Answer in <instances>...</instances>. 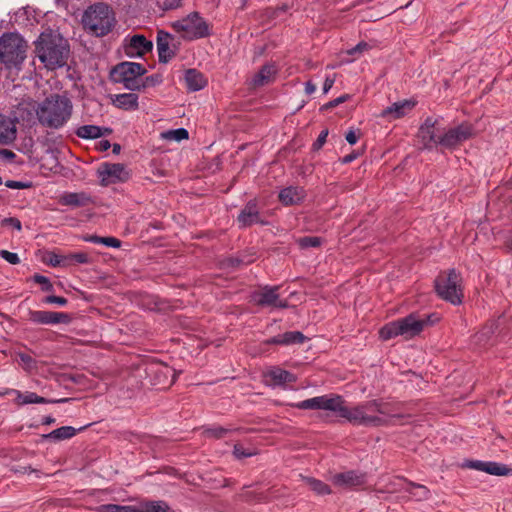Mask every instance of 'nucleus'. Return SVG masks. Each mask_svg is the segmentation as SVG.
I'll return each mask as SVG.
<instances>
[{"label": "nucleus", "instance_id": "1", "mask_svg": "<svg viewBox=\"0 0 512 512\" xmlns=\"http://www.w3.org/2000/svg\"><path fill=\"white\" fill-rule=\"evenodd\" d=\"M35 53L44 66L50 70L62 68L70 56V45L58 31L47 29L34 42Z\"/></svg>", "mask_w": 512, "mask_h": 512}, {"label": "nucleus", "instance_id": "2", "mask_svg": "<svg viewBox=\"0 0 512 512\" xmlns=\"http://www.w3.org/2000/svg\"><path fill=\"white\" fill-rule=\"evenodd\" d=\"M73 104L66 94H51L36 109L39 123L48 128H62L72 116Z\"/></svg>", "mask_w": 512, "mask_h": 512}, {"label": "nucleus", "instance_id": "3", "mask_svg": "<svg viewBox=\"0 0 512 512\" xmlns=\"http://www.w3.org/2000/svg\"><path fill=\"white\" fill-rule=\"evenodd\" d=\"M440 317L437 313H431L424 318H420L416 313H410L404 318L385 324L379 330V336L387 341L397 336H403L405 339H411L419 335L425 326H432L439 322Z\"/></svg>", "mask_w": 512, "mask_h": 512}, {"label": "nucleus", "instance_id": "4", "mask_svg": "<svg viewBox=\"0 0 512 512\" xmlns=\"http://www.w3.org/2000/svg\"><path fill=\"white\" fill-rule=\"evenodd\" d=\"M82 23L93 35L103 37L112 31L116 23L115 14L109 5L96 3L84 12Z\"/></svg>", "mask_w": 512, "mask_h": 512}, {"label": "nucleus", "instance_id": "5", "mask_svg": "<svg viewBox=\"0 0 512 512\" xmlns=\"http://www.w3.org/2000/svg\"><path fill=\"white\" fill-rule=\"evenodd\" d=\"M27 49L28 44L20 34L4 33L0 37V62L8 69H20L26 59Z\"/></svg>", "mask_w": 512, "mask_h": 512}, {"label": "nucleus", "instance_id": "6", "mask_svg": "<svg viewBox=\"0 0 512 512\" xmlns=\"http://www.w3.org/2000/svg\"><path fill=\"white\" fill-rule=\"evenodd\" d=\"M147 73L146 68L136 62H120L110 70V80L114 83L123 84L124 88L130 91L139 90V79Z\"/></svg>", "mask_w": 512, "mask_h": 512}, {"label": "nucleus", "instance_id": "7", "mask_svg": "<svg viewBox=\"0 0 512 512\" xmlns=\"http://www.w3.org/2000/svg\"><path fill=\"white\" fill-rule=\"evenodd\" d=\"M418 137L426 149L440 146L441 151L444 152L448 148V130L441 126L438 120H433L430 117L419 128Z\"/></svg>", "mask_w": 512, "mask_h": 512}, {"label": "nucleus", "instance_id": "8", "mask_svg": "<svg viewBox=\"0 0 512 512\" xmlns=\"http://www.w3.org/2000/svg\"><path fill=\"white\" fill-rule=\"evenodd\" d=\"M177 32H183V37L188 40L204 38L210 35L207 22L198 12H192L187 17L172 23Z\"/></svg>", "mask_w": 512, "mask_h": 512}, {"label": "nucleus", "instance_id": "9", "mask_svg": "<svg viewBox=\"0 0 512 512\" xmlns=\"http://www.w3.org/2000/svg\"><path fill=\"white\" fill-rule=\"evenodd\" d=\"M343 404L344 400L342 399V402L338 403L336 413L353 424L377 427L386 423V421L379 416L367 415L364 410V405L350 409Z\"/></svg>", "mask_w": 512, "mask_h": 512}, {"label": "nucleus", "instance_id": "10", "mask_svg": "<svg viewBox=\"0 0 512 512\" xmlns=\"http://www.w3.org/2000/svg\"><path fill=\"white\" fill-rule=\"evenodd\" d=\"M279 286H265L251 294V301L260 307H273L285 309L289 307L287 300L280 299Z\"/></svg>", "mask_w": 512, "mask_h": 512}, {"label": "nucleus", "instance_id": "11", "mask_svg": "<svg viewBox=\"0 0 512 512\" xmlns=\"http://www.w3.org/2000/svg\"><path fill=\"white\" fill-rule=\"evenodd\" d=\"M97 175L102 186L125 182L129 178V173L121 163H102L97 170Z\"/></svg>", "mask_w": 512, "mask_h": 512}, {"label": "nucleus", "instance_id": "12", "mask_svg": "<svg viewBox=\"0 0 512 512\" xmlns=\"http://www.w3.org/2000/svg\"><path fill=\"white\" fill-rule=\"evenodd\" d=\"M156 45L158 50L159 63L167 64L176 56L179 50L180 42H176L175 37L172 34L164 30H158Z\"/></svg>", "mask_w": 512, "mask_h": 512}, {"label": "nucleus", "instance_id": "13", "mask_svg": "<svg viewBox=\"0 0 512 512\" xmlns=\"http://www.w3.org/2000/svg\"><path fill=\"white\" fill-rule=\"evenodd\" d=\"M339 402H342V397L339 395L330 397L323 395L303 400L295 406L302 410H328L336 412Z\"/></svg>", "mask_w": 512, "mask_h": 512}, {"label": "nucleus", "instance_id": "14", "mask_svg": "<svg viewBox=\"0 0 512 512\" xmlns=\"http://www.w3.org/2000/svg\"><path fill=\"white\" fill-rule=\"evenodd\" d=\"M502 332L500 318L487 321L474 336L475 343L481 347L493 346Z\"/></svg>", "mask_w": 512, "mask_h": 512}, {"label": "nucleus", "instance_id": "15", "mask_svg": "<svg viewBox=\"0 0 512 512\" xmlns=\"http://www.w3.org/2000/svg\"><path fill=\"white\" fill-rule=\"evenodd\" d=\"M29 320L35 324L42 325H55V324H70L72 316L64 312L43 311V310H30Z\"/></svg>", "mask_w": 512, "mask_h": 512}, {"label": "nucleus", "instance_id": "16", "mask_svg": "<svg viewBox=\"0 0 512 512\" xmlns=\"http://www.w3.org/2000/svg\"><path fill=\"white\" fill-rule=\"evenodd\" d=\"M125 54L130 57H142L153 49L152 41L148 40L144 35L135 34L126 37L123 44Z\"/></svg>", "mask_w": 512, "mask_h": 512}, {"label": "nucleus", "instance_id": "17", "mask_svg": "<svg viewBox=\"0 0 512 512\" xmlns=\"http://www.w3.org/2000/svg\"><path fill=\"white\" fill-rule=\"evenodd\" d=\"M366 481L367 474L357 470H349L332 476L333 484L344 489H353L362 486Z\"/></svg>", "mask_w": 512, "mask_h": 512}, {"label": "nucleus", "instance_id": "18", "mask_svg": "<svg viewBox=\"0 0 512 512\" xmlns=\"http://www.w3.org/2000/svg\"><path fill=\"white\" fill-rule=\"evenodd\" d=\"M237 221L240 228L250 227L253 224L258 223L262 225L266 224V222L262 221L260 218L256 200H250L247 202L244 208L240 211Z\"/></svg>", "mask_w": 512, "mask_h": 512}, {"label": "nucleus", "instance_id": "19", "mask_svg": "<svg viewBox=\"0 0 512 512\" xmlns=\"http://www.w3.org/2000/svg\"><path fill=\"white\" fill-rule=\"evenodd\" d=\"M416 104L417 102L412 99L395 102L392 105L386 107L381 112V116L389 117L391 119H399L412 111Z\"/></svg>", "mask_w": 512, "mask_h": 512}, {"label": "nucleus", "instance_id": "20", "mask_svg": "<svg viewBox=\"0 0 512 512\" xmlns=\"http://www.w3.org/2000/svg\"><path fill=\"white\" fill-rule=\"evenodd\" d=\"M307 339L308 338L300 331H288L267 339L265 344L289 346L294 344H302Z\"/></svg>", "mask_w": 512, "mask_h": 512}, {"label": "nucleus", "instance_id": "21", "mask_svg": "<svg viewBox=\"0 0 512 512\" xmlns=\"http://www.w3.org/2000/svg\"><path fill=\"white\" fill-rule=\"evenodd\" d=\"M278 198L285 206L297 205L304 200L305 191L298 186H289L279 192Z\"/></svg>", "mask_w": 512, "mask_h": 512}, {"label": "nucleus", "instance_id": "22", "mask_svg": "<svg viewBox=\"0 0 512 512\" xmlns=\"http://www.w3.org/2000/svg\"><path fill=\"white\" fill-rule=\"evenodd\" d=\"M17 136L16 124L13 120L0 114V145L11 144Z\"/></svg>", "mask_w": 512, "mask_h": 512}, {"label": "nucleus", "instance_id": "23", "mask_svg": "<svg viewBox=\"0 0 512 512\" xmlns=\"http://www.w3.org/2000/svg\"><path fill=\"white\" fill-rule=\"evenodd\" d=\"M474 129L469 123H461L454 128H450V150L453 146L470 139L473 136Z\"/></svg>", "mask_w": 512, "mask_h": 512}, {"label": "nucleus", "instance_id": "24", "mask_svg": "<svg viewBox=\"0 0 512 512\" xmlns=\"http://www.w3.org/2000/svg\"><path fill=\"white\" fill-rule=\"evenodd\" d=\"M59 202L62 205L71 207H84L93 203L92 197L85 192H69L60 197Z\"/></svg>", "mask_w": 512, "mask_h": 512}, {"label": "nucleus", "instance_id": "25", "mask_svg": "<svg viewBox=\"0 0 512 512\" xmlns=\"http://www.w3.org/2000/svg\"><path fill=\"white\" fill-rule=\"evenodd\" d=\"M464 298L461 278L454 268H450V304L460 305Z\"/></svg>", "mask_w": 512, "mask_h": 512}, {"label": "nucleus", "instance_id": "26", "mask_svg": "<svg viewBox=\"0 0 512 512\" xmlns=\"http://www.w3.org/2000/svg\"><path fill=\"white\" fill-rule=\"evenodd\" d=\"M184 79L188 91L191 92L202 90L207 85V80L204 75L194 68L186 70Z\"/></svg>", "mask_w": 512, "mask_h": 512}, {"label": "nucleus", "instance_id": "27", "mask_svg": "<svg viewBox=\"0 0 512 512\" xmlns=\"http://www.w3.org/2000/svg\"><path fill=\"white\" fill-rule=\"evenodd\" d=\"M277 74V68L274 63L264 64L258 73H256L252 79L254 87H262L269 84L272 78Z\"/></svg>", "mask_w": 512, "mask_h": 512}, {"label": "nucleus", "instance_id": "28", "mask_svg": "<svg viewBox=\"0 0 512 512\" xmlns=\"http://www.w3.org/2000/svg\"><path fill=\"white\" fill-rule=\"evenodd\" d=\"M265 377L268 378L275 386L293 383L297 380L294 374L279 367H273L266 373Z\"/></svg>", "mask_w": 512, "mask_h": 512}, {"label": "nucleus", "instance_id": "29", "mask_svg": "<svg viewBox=\"0 0 512 512\" xmlns=\"http://www.w3.org/2000/svg\"><path fill=\"white\" fill-rule=\"evenodd\" d=\"M112 103L122 110H136L138 109V95L135 93L117 94L112 100Z\"/></svg>", "mask_w": 512, "mask_h": 512}, {"label": "nucleus", "instance_id": "30", "mask_svg": "<svg viewBox=\"0 0 512 512\" xmlns=\"http://www.w3.org/2000/svg\"><path fill=\"white\" fill-rule=\"evenodd\" d=\"M80 427L79 429H76L72 426H62L60 428H57L50 433L42 435L43 439L53 440V441H61L65 439H70L73 436L76 435L77 432L83 431L86 427Z\"/></svg>", "mask_w": 512, "mask_h": 512}, {"label": "nucleus", "instance_id": "31", "mask_svg": "<svg viewBox=\"0 0 512 512\" xmlns=\"http://www.w3.org/2000/svg\"><path fill=\"white\" fill-rule=\"evenodd\" d=\"M405 483H407L405 491L409 493L411 497L418 501L426 500L429 498L430 491L426 486L412 482L408 479H405Z\"/></svg>", "mask_w": 512, "mask_h": 512}, {"label": "nucleus", "instance_id": "32", "mask_svg": "<svg viewBox=\"0 0 512 512\" xmlns=\"http://www.w3.org/2000/svg\"><path fill=\"white\" fill-rule=\"evenodd\" d=\"M483 472L494 476H510L512 468L495 461H485Z\"/></svg>", "mask_w": 512, "mask_h": 512}, {"label": "nucleus", "instance_id": "33", "mask_svg": "<svg viewBox=\"0 0 512 512\" xmlns=\"http://www.w3.org/2000/svg\"><path fill=\"white\" fill-rule=\"evenodd\" d=\"M75 134L82 139H97L102 137L101 127L91 124L78 127Z\"/></svg>", "mask_w": 512, "mask_h": 512}, {"label": "nucleus", "instance_id": "34", "mask_svg": "<svg viewBox=\"0 0 512 512\" xmlns=\"http://www.w3.org/2000/svg\"><path fill=\"white\" fill-rule=\"evenodd\" d=\"M303 481L309 487V489L312 490L317 495L323 496L331 493L329 485H327L321 480L315 479L313 477H304Z\"/></svg>", "mask_w": 512, "mask_h": 512}, {"label": "nucleus", "instance_id": "35", "mask_svg": "<svg viewBox=\"0 0 512 512\" xmlns=\"http://www.w3.org/2000/svg\"><path fill=\"white\" fill-rule=\"evenodd\" d=\"M69 398H63L58 400H49L42 396L37 395L34 392H27L22 397V404H46V403H62V402H68Z\"/></svg>", "mask_w": 512, "mask_h": 512}, {"label": "nucleus", "instance_id": "36", "mask_svg": "<svg viewBox=\"0 0 512 512\" xmlns=\"http://www.w3.org/2000/svg\"><path fill=\"white\" fill-rule=\"evenodd\" d=\"M65 267L76 264H90L92 258L86 252H75L64 255Z\"/></svg>", "mask_w": 512, "mask_h": 512}, {"label": "nucleus", "instance_id": "37", "mask_svg": "<svg viewBox=\"0 0 512 512\" xmlns=\"http://www.w3.org/2000/svg\"><path fill=\"white\" fill-rule=\"evenodd\" d=\"M83 240L95 244H103L107 247L113 248H119L121 246V241L115 237H101L97 235H88L83 237Z\"/></svg>", "mask_w": 512, "mask_h": 512}, {"label": "nucleus", "instance_id": "38", "mask_svg": "<svg viewBox=\"0 0 512 512\" xmlns=\"http://www.w3.org/2000/svg\"><path fill=\"white\" fill-rule=\"evenodd\" d=\"M434 284L438 296L441 299L448 301V274L445 272L440 273L435 279Z\"/></svg>", "mask_w": 512, "mask_h": 512}, {"label": "nucleus", "instance_id": "39", "mask_svg": "<svg viewBox=\"0 0 512 512\" xmlns=\"http://www.w3.org/2000/svg\"><path fill=\"white\" fill-rule=\"evenodd\" d=\"M141 512H169V505L162 500L158 501H146L142 504Z\"/></svg>", "mask_w": 512, "mask_h": 512}, {"label": "nucleus", "instance_id": "40", "mask_svg": "<svg viewBox=\"0 0 512 512\" xmlns=\"http://www.w3.org/2000/svg\"><path fill=\"white\" fill-rule=\"evenodd\" d=\"M372 406H375L377 408V413L381 415L398 418L402 417V415L395 413L394 406L389 402H384L382 400H374Z\"/></svg>", "mask_w": 512, "mask_h": 512}, {"label": "nucleus", "instance_id": "41", "mask_svg": "<svg viewBox=\"0 0 512 512\" xmlns=\"http://www.w3.org/2000/svg\"><path fill=\"white\" fill-rule=\"evenodd\" d=\"M405 477L396 476L388 480L382 489H379L380 493H395L402 489L401 482H405Z\"/></svg>", "mask_w": 512, "mask_h": 512}, {"label": "nucleus", "instance_id": "42", "mask_svg": "<svg viewBox=\"0 0 512 512\" xmlns=\"http://www.w3.org/2000/svg\"><path fill=\"white\" fill-rule=\"evenodd\" d=\"M163 81V78H162V75L161 74H152V75H149L147 77H145L144 79H139V82H138V85H139V90L138 91H142V90H145L146 88H150V87H155L159 84H161Z\"/></svg>", "mask_w": 512, "mask_h": 512}, {"label": "nucleus", "instance_id": "43", "mask_svg": "<svg viewBox=\"0 0 512 512\" xmlns=\"http://www.w3.org/2000/svg\"><path fill=\"white\" fill-rule=\"evenodd\" d=\"M170 372L171 370L167 365L151 366L148 368V373L156 376L158 384H164Z\"/></svg>", "mask_w": 512, "mask_h": 512}, {"label": "nucleus", "instance_id": "44", "mask_svg": "<svg viewBox=\"0 0 512 512\" xmlns=\"http://www.w3.org/2000/svg\"><path fill=\"white\" fill-rule=\"evenodd\" d=\"M254 261L253 258L245 259L244 257L240 256H231L223 260L222 265L225 268H233L236 269L240 267L241 265L250 264Z\"/></svg>", "mask_w": 512, "mask_h": 512}, {"label": "nucleus", "instance_id": "45", "mask_svg": "<svg viewBox=\"0 0 512 512\" xmlns=\"http://www.w3.org/2000/svg\"><path fill=\"white\" fill-rule=\"evenodd\" d=\"M17 118H21L23 121L30 122L34 118V113L36 114V109L31 104H20L17 108Z\"/></svg>", "mask_w": 512, "mask_h": 512}, {"label": "nucleus", "instance_id": "46", "mask_svg": "<svg viewBox=\"0 0 512 512\" xmlns=\"http://www.w3.org/2000/svg\"><path fill=\"white\" fill-rule=\"evenodd\" d=\"M297 243L302 249L315 248L322 244V238L317 236H304L299 238Z\"/></svg>", "mask_w": 512, "mask_h": 512}, {"label": "nucleus", "instance_id": "47", "mask_svg": "<svg viewBox=\"0 0 512 512\" xmlns=\"http://www.w3.org/2000/svg\"><path fill=\"white\" fill-rule=\"evenodd\" d=\"M162 136L166 139L182 141L189 138V132L185 128H177L163 133Z\"/></svg>", "mask_w": 512, "mask_h": 512}, {"label": "nucleus", "instance_id": "48", "mask_svg": "<svg viewBox=\"0 0 512 512\" xmlns=\"http://www.w3.org/2000/svg\"><path fill=\"white\" fill-rule=\"evenodd\" d=\"M32 280L35 283L41 285V290L43 292H53L54 291V286L48 277L41 275V274H34L32 276Z\"/></svg>", "mask_w": 512, "mask_h": 512}, {"label": "nucleus", "instance_id": "49", "mask_svg": "<svg viewBox=\"0 0 512 512\" xmlns=\"http://www.w3.org/2000/svg\"><path fill=\"white\" fill-rule=\"evenodd\" d=\"M231 431L232 430H230V429H227V428H224L221 426H216V427H210V428L205 429L204 433L208 437H213L215 439H221V438L225 437Z\"/></svg>", "mask_w": 512, "mask_h": 512}, {"label": "nucleus", "instance_id": "50", "mask_svg": "<svg viewBox=\"0 0 512 512\" xmlns=\"http://www.w3.org/2000/svg\"><path fill=\"white\" fill-rule=\"evenodd\" d=\"M46 263L52 267H65L64 255L49 252L47 254Z\"/></svg>", "mask_w": 512, "mask_h": 512}, {"label": "nucleus", "instance_id": "51", "mask_svg": "<svg viewBox=\"0 0 512 512\" xmlns=\"http://www.w3.org/2000/svg\"><path fill=\"white\" fill-rule=\"evenodd\" d=\"M484 463L485 461L466 459L463 463L459 464V467L475 469L483 472Z\"/></svg>", "mask_w": 512, "mask_h": 512}, {"label": "nucleus", "instance_id": "52", "mask_svg": "<svg viewBox=\"0 0 512 512\" xmlns=\"http://www.w3.org/2000/svg\"><path fill=\"white\" fill-rule=\"evenodd\" d=\"M349 98H350L349 94L341 95L340 97H338L334 100H331V101L327 102L326 104H324L323 106H321L320 110L325 111L328 109H332V108L338 106L339 104L344 103Z\"/></svg>", "mask_w": 512, "mask_h": 512}, {"label": "nucleus", "instance_id": "53", "mask_svg": "<svg viewBox=\"0 0 512 512\" xmlns=\"http://www.w3.org/2000/svg\"><path fill=\"white\" fill-rule=\"evenodd\" d=\"M0 257L12 265H17L20 263V258L18 254L10 252L8 250H0Z\"/></svg>", "mask_w": 512, "mask_h": 512}, {"label": "nucleus", "instance_id": "54", "mask_svg": "<svg viewBox=\"0 0 512 512\" xmlns=\"http://www.w3.org/2000/svg\"><path fill=\"white\" fill-rule=\"evenodd\" d=\"M42 302L45 304H56L59 306H65L68 303V300L62 296L48 295L43 298Z\"/></svg>", "mask_w": 512, "mask_h": 512}, {"label": "nucleus", "instance_id": "55", "mask_svg": "<svg viewBox=\"0 0 512 512\" xmlns=\"http://www.w3.org/2000/svg\"><path fill=\"white\" fill-rule=\"evenodd\" d=\"M328 134H329L328 129H324V130H322L320 132V134L318 135V138L316 139V141L312 145V149L314 151H318V150H320L323 147V145L326 142Z\"/></svg>", "mask_w": 512, "mask_h": 512}, {"label": "nucleus", "instance_id": "56", "mask_svg": "<svg viewBox=\"0 0 512 512\" xmlns=\"http://www.w3.org/2000/svg\"><path fill=\"white\" fill-rule=\"evenodd\" d=\"M1 225L3 227H12L18 231H20L22 229V225H21V222L18 218L16 217H7V218H4L2 221H1Z\"/></svg>", "mask_w": 512, "mask_h": 512}, {"label": "nucleus", "instance_id": "57", "mask_svg": "<svg viewBox=\"0 0 512 512\" xmlns=\"http://www.w3.org/2000/svg\"><path fill=\"white\" fill-rule=\"evenodd\" d=\"M5 186L11 189H28L32 186L31 182H22L16 180H7Z\"/></svg>", "mask_w": 512, "mask_h": 512}, {"label": "nucleus", "instance_id": "58", "mask_svg": "<svg viewBox=\"0 0 512 512\" xmlns=\"http://www.w3.org/2000/svg\"><path fill=\"white\" fill-rule=\"evenodd\" d=\"M233 454L237 459L251 457L253 455V453L246 451L245 448L239 444L234 445Z\"/></svg>", "mask_w": 512, "mask_h": 512}, {"label": "nucleus", "instance_id": "59", "mask_svg": "<svg viewBox=\"0 0 512 512\" xmlns=\"http://www.w3.org/2000/svg\"><path fill=\"white\" fill-rule=\"evenodd\" d=\"M369 48H370V45L367 42L361 41L356 46H354L353 48L349 49L347 51V54L348 55H355L356 53H362L363 51H366Z\"/></svg>", "mask_w": 512, "mask_h": 512}, {"label": "nucleus", "instance_id": "60", "mask_svg": "<svg viewBox=\"0 0 512 512\" xmlns=\"http://www.w3.org/2000/svg\"><path fill=\"white\" fill-rule=\"evenodd\" d=\"M97 512H117V504H103L97 507Z\"/></svg>", "mask_w": 512, "mask_h": 512}, {"label": "nucleus", "instance_id": "61", "mask_svg": "<svg viewBox=\"0 0 512 512\" xmlns=\"http://www.w3.org/2000/svg\"><path fill=\"white\" fill-rule=\"evenodd\" d=\"M360 156V153L358 151H352L350 154L344 156L342 159H341V163L342 164H348V163H351L352 161H354L355 159H357L358 157Z\"/></svg>", "mask_w": 512, "mask_h": 512}, {"label": "nucleus", "instance_id": "62", "mask_svg": "<svg viewBox=\"0 0 512 512\" xmlns=\"http://www.w3.org/2000/svg\"><path fill=\"white\" fill-rule=\"evenodd\" d=\"M345 139L350 145H354L358 141V136L356 135L355 131L351 129L346 133Z\"/></svg>", "mask_w": 512, "mask_h": 512}, {"label": "nucleus", "instance_id": "63", "mask_svg": "<svg viewBox=\"0 0 512 512\" xmlns=\"http://www.w3.org/2000/svg\"><path fill=\"white\" fill-rule=\"evenodd\" d=\"M19 358L24 364H26L29 367H31L35 363L34 359L30 355L25 353L19 354Z\"/></svg>", "mask_w": 512, "mask_h": 512}, {"label": "nucleus", "instance_id": "64", "mask_svg": "<svg viewBox=\"0 0 512 512\" xmlns=\"http://www.w3.org/2000/svg\"><path fill=\"white\" fill-rule=\"evenodd\" d=\"M117 512H141L134 506L117 505Z\"/></svg>", "mask_w": 512, "mask_h": 512}]
</instances>
